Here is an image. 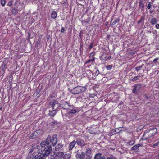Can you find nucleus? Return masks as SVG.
Wrapping results in <instances>:
<instances>
[{
    "mask_svg": "<svg viewBox=\"0 0 159 159\" xmlns=\"http://www.w3.org/2000/svg\"><path fill=\"white\" fill-rule=\"evenodd\" d=\"M157 22V20L155 18H152L150 21V23L152 25H154Z\"/></svg>",
    "mask_w": 159,
    "mask_h": 159,
    "instance_id": "nucleus-25",
    "label": "nucleus"
},
{
    "mask_svg": "<svg viewBox=\"0 0 159 159\" xmlns=\"http://www.w3.org/2000/svg\"><path fill=\"white\" fill-rule=\"evenodd\" d=\"M144 4L143 3V1L140 0L139 6V8L141 9L142 11H144Z\"/></svg>",
    "mask_w": 159,
    "mask_h": 159,
    "instance_id": "nucleus-12",
    "label": "nucleus"
},
{
    "mask_svg": "<svg viewBox=\"0 0 159 159\" xmlns=\"http://www.w3.org/2000/svg\"><path fill=\"white\" fill-rule=\"evenodd\" d=\"M76 144V141L75 140H74L71 142L69 145L68 148L69 151L73 149L74 147L75 146Z\"/></svg>",
    "mask_w": 159,
    "mask_h": 159,
    "instance_id": "nucleus-7",
    "label": "nucleus"
},
{
    "mask_svg": "<svg viewBox=\"0 0 159 159\" xmlns=\"http://www.w3.org/2000/svg\"><path fill=\"white\" fill-rule=\"evenodd\" d=\"M37 134L38 133L36 132H34L30 136V138L33 139L36 138Z\"/></svg>",
    "mask_w": 159,
    "mask_h": 159,
    "instance_id": "nucleus-21",
    "label": "nucleus"
},
{
    "mask_svg": "<svg viewBox=\"0 0 159 159\" xmlns=\"http://www.w3.org/2000/svg\"><path fill=\"white\" fill-rule=\"evenodd\" d=\"M107 56L106 55L102 54L100 57V59L102 60H104L106 59Z\"/></svg>",
    "mask_w": 159,
    "mask_h": 159,
    "instance_id": "nucleus-32",
    "label": "nucleus"
},
{
    "mask_svg": "<svg viewBox=\"0 0 159 159\" xmlns=\"http://www.w3.org/2000/svg\"><path fill=\"white\" fill-rule=\"evenodd\" d=\"M135 141L134 140H130L128 142L127 144L129 145H133L135 143Z\"/></svg>",
    "mask_w": 159,
    "mask_h": 159,
    "instance_id": "nucleus-29",
    "label": "nucleus"
},
{
    "mask_svg": "<svg viewBox=\"0 0 159 159\" xmlns=\"http://www.w3.org/2000/svg\"><path fill=\"white\" fill-rule=\"evenodd\" d=\"M65 31V29L63 27H62L61 30V32L63 33Z\"/></svg>",
    "mask_w": 159,
    "mask_h": 159,
    "instance_id": "nucleus-48",
    "label": "nucleus"
},
{
    "mask_svg": "<svg viewBox=\"0 0 159 159\" xmlns=\"http://www.w3.org/2000/svg\"><path fill=\"white\" fill-rule=\"evenodd\" d=\"M147 130L149 132L150 134H151L152 136H153L155 134L157 131V129L155 128L150 129Z\"/></svg>",
    "mask_w": 159,
    "mask_h": 159,
    "instance_id": "nucleus-8",
    "label": "nucleus"
},
{
    "mask_svg": "<svg viewBox=\"0 0 159 159\" xmlns=\"http://www.w3.org/2000/svg\"><path fill=\"white\" fill-rule=\"evenodd\" d=\"M46 144H47V143L45 141H43L41 143L40 145L42 147H45Z\"/></svg>",
    "mask_w": 159,
    "mask_h": 159,
    "instance_id": "nucleus-34",
    "label": "nucleus"
},
{
    "mask_svg": "<svg viewBox=\"0 0 159 159\" xmlns=\"http://www.w3.org/2000/svg\"><path fill=\"white\" fill-rule=\"evenodd\" d=\"M63 145L62 143L58 144L55 147V150L56 151H58L61 150L62 148Z\"/></svg>",
    "mask_w": 159,
    "mask_h": 159,
    "instance_id": "nucleus-14",
    "label": "nucleus"
},
{
    "mask_svg": "<svg viewBox=\"0 0 159 159\" xmlns=\"http://www.w3.org/2000/svg\"><path fill=\"white\" fill-rule=\"evenodd\" d=\"M96 54V52L94 51H93L91 53H90L89 54V57L90 58L93 57Z\"/></svg>",
    "mask_w": 159,
    "mask_h": 159,
    "instance_id": "nucleus-33",
    "label": "nucleus"
},
{
    "mask_svg": "<svg viewBox=\"0 0 159 159\" xmlns=\"http://www.w3.org/2000/svg\"><path fill=\"white\" fill-rule=\"evenodd\" d=\"M52 150V147L50 145H48L44 149L45 152L44 153L45 155L48 156L51 152Z\"/></svg>",
    "mask_w": 159,
    "mask_h": 159,
    "instance_id": "nucleus-3",
    "label": "nucleus"
},
{
    "mask_svg": "<svg viewBox=\"0 0 159 159\" xmlns=\"http://www.w3.org/2000/svg\"><path fill=\"white\" fill-rule=\"evenodd\" d=\"M57 13L55 11H53L51 12V16L52 18L55 19L57 17Z\"/></svg>",
    "mask_w": 159,
    "mask_h": 159,
    "instance_id": "nucleus-19",
    "label": "nucleus"
},
{
    "mask_svg": "<svg viewBox=\"0 0 159 159\" xmlns=\"http://www.w3.org/2000/svg\"><path fill=\"white\" fill-rule=\"evenodd\" d=\"M79 111V110L78 109H74L71 110L70 111V113L71 114H75L76 112H78Z\"/></svg>",
    "mask_w": 159,
    "mask_h": 159,
    "instance_id": "nucleus-27",
    "label": "nucleus"
},
{
    "mask_svg": "<svg viewBox=\"0 0 159 159\" xmlns=\"http://www.w3.org/2000/svg\"><path fill=\"white\" fill-rule=\"evenodd\" d=\"M144 17L143 16L142 17H141L140 19L138 21V23L140 24L142 21H143V22L144 21Z\"/></svg>",
    "mask_w": 159,
    "mask_h": 159,
    "instance_id": "nucleus-38",
    "label": "nucleus"
},
{
    "mask_svg": "<svg viewBox=\"0 0 159 159\" xmlns=\"http://www.w3.org/2000/svg\"><path fill=\"white\" fill-rule=\"evenodd\" d=\"M135 53V52L131 51V52H129L127 54L129 56L133 55H134V54Z\"/></svg>",
    "mask_w": 159,
    "mask_h": 159,
    "instance_id": "nucleus-44",
    "label": "nucleus"
},
{
    "mask_svg": "<svg viewBox=\"0 0 159 159\" xmlns=\"http://www.w3.org/2000/svg\"><path fill=\"white\" fill-rule=\"evenodd\" d=\"M101 159H113L111 157H108L107 158V159L105 158V157L104 156H102V157Z\"/></svg>",
    "mask_w": 159,
    "mask_h": 159,
    "instance_id": "nucleus-47",
    "label": "nucleus"
},
{
    "mask_svg": "<svg viewBox=\"0 0 159 159\" xmlns=\"http://www.w3.org/2000/svg\"><path fill=\"white\" fill-rule=\"evenodd\" d=\"M76 141L77 145L81 147L84 146L86 145L84 141L80 139H77Z\"/></svg>",
    "mask_w": 159,
    "mask_h": 159,
    "instance_id": "nucleus-5",
    "label": "nucleus"
},
{
    "mask_svg": "<svg viewBox=\"0 0 159 159\" xmlns=\"http://www.w3.org/2000/svg\"><path fill=\"white\" fill-rule=\"evenodd\" d=\"M142 144H137L133 146L131 148V149L132 150H136L138 149L140 147H141L142 146Z\"/></svg>",
    "mask_w": 159,
    "mask_h": 159,
    "instance_id": "nucleus-16",
    "label": "nucleus"
},
{
    "mask_svg": "<svg viewBox=\"0 0 159 159\" xmlns=\"http://www.w3.org/2000/svg\"><path fill=\"white\" fill-rule=\"evenodd\" d=\"M143 66V65H142L139 66L135 68V69L136 70V71L138 72L139 70H140L141 68H142Z\"/></svg>",
    "mask_w": 159,
    "mask_h": 159,
    "instance_id": "nucleus-42",
    "label": "nucleus"
},
{
    "mask_svg": "<svg viewBox=\"0 0 159 159\" xmlns=\"http://www.w3.org/2000/svg\"><path fill=\"white\" fill-rule=\"evenodd\" d=\"M30 152H32L33 151V149L32 148V149L31 148H30Z\"/></svg>",
    "mask_w": 159,
    "mask_h": 159,
    "instance_id": "nucleus-53",
    "label": "nucleus"
},
{
    "mask_svg": "<svg viewBox=\"0 0 159 159\" xmlns=\"http://www.w3.org/2000/svg\"><path fill=\"white\" fill-rule=\"evenodd\" d=\"M107 22H106L105 25H107Z\"/></svg>",
    "mask_w": 159,
    "mask_h": 159,
    "instance_id": "nucleus-59",
    "label": "nucleus"
},
{
    "mask_svg": "<svg viewBox=\"0 0 159 159\" xmlns=\"http://www.w3.org/2000/svg\"><path fill=\"white\" fill-rule=\"evenodd\" d=\"M83 32V31L82 30H81L80 32V34H79V37H80V39H82V35L81 34Z\"/></svg>",
    "mask_w": 159,
    "mask_h": 159,
    "instance_id": "nucleus-49",
    "label": "nucleus"
},
{
    "mask_svg": "<svg viewBox=\"0 0 159 159\" xmlns=\"http://www.w3.org/2000/svg\"><path fill=\"white\" fill-rule=\"evenodd\" d=\"M102 154L101 153L96 154L94 157V159H101L102 157Z\"/></svg>",
    "mask_w": 159,
    "mask_h": 159,
    "instance_id": "nucleus-23",
    "label": "nucleus"
},
{
    "mask_svg": "<svg viewBox=\"0 0 159 159\" xmlns=\"http://www.w3.org/2000/svg\"><path fill=\"white\" fill-rule=\"evenodd\" d=\"M152 2H149L147 5V8L148 9H150L152 6Z\"/></svg>",
    "mask_w": 159,
    "mask_h": 159,
    "instance_id": "nucleus-36",
    "label": "nucleus"
},
{
    "mask_svg": "<svg viewBox=\"0 0 159 159\" xmlns=\"http://www.w3.org/2000/svg\"><path fill=\"white\" fill-rule=\"evenodd\" d=\"M106 68L107 70H110L112 69V66L111 65H109L107 66L106 67Z\"/></svg>",
    "mask_w": 159,
    "mask_h": 159,
    "instance_id": "nucleus-41",
    "label": "nucleus"
},
{
    "mask_svg": "<svg viewBox=\"0 0 159 159\" xmlns=\"http://www.w3.org/2000/svg\"><path fill=\"white\" fill-rule=\"evenodd\" d=\"M56 109H52V110L49 111V114L51 116L53 117L56 114Z\"/></svg>",
    "mask_w": 159,
    "mask_h": 159,
    "instance_id": "nucleus-17",
    "label": "nucleus"
},
{
    "mask_svg": "<svg viewBox=\"0 0 159 159\" xmlns=\"http://www.w3.org/2000/svg\"><path fill=\"white\" fill-rule=\"evenodd\" d=\"M111 56H109L108 58H107V59H108V60H109L111 59Z\"/></svg>",
    "mask_w": 159,
    "mask_h": 159,
    "instance_id": "nucleus-54",
    "label": "nucleus"
},
{
    "mask_svg": "<svg viewBox=\"0 0 159 159\" xmlns=\"http://www.w3.org/2000/svg\"><path fill=\"white\" fill-rule=\"evenodd\" d=\"M86 155L89 157L90 159L91 158V157L90 156V155H88V154H90L92 153V150L90 148H89L87 149L86 151Z\"/></svg>",
    "mask_w": 159,
    "mask_h": 159,
    "instance_id": "nucleus-20",
    "label": "nucleus"
},
{
    "mask_svg": "<svg viewBox=\"0 0 159 159\" xmlns=\"http://www.w3.org/2000/svg\"><path fill=\"white\" fill-rule=\"evenodd\" d=\"M107 22H106L105 25H107Z\"/></svg>",
    "mask_w": 159,
    "mask_h": 159,
    "instance_id": "nucleus-56",
    "label": "nucleus"
},
{
    "mask_svg": "<svg viewBox=\"0 0 159 159\" xmlns=\"http://www.w3.org/2000/svg\"><path fill=\"white\" fill-rule=\"evenodd\" d=\"M95 58L94 57H93L92 59H89L88 60L85 61V64H86L89 63L91 62H95Z\"/></svg>",
    "mask_w": 159,
    "mask_h": 159,
    "instance_id": "nucleus-24",
    "label": "nucleus"
},
{
    "mask_svg": "<svg viewBox=\"0 0 159 159\" xmlns=\"http://www.w3.org/2000/svg\"><path fill=\"white\" fill-rule=\"evenodd\" d=\"M57 105H58V104L57 103L56 99H54L49 103V105L52 108V109H55V107Z\"/></svg>",
    "mask_w": 159,
    "mask_h": 159,
    "instance_id": "nucleus-9",
    "label": "nucleus"
},
{
    "mask_svg": "<svg viewBox=\"0 0 159 159\" xmlns=\"http://www.w3.org/2000/svg\"><path fill=\"white\" fill-rule=\"evenodd\" d=\"M93 44H94V42H92V43L89 45L88 48H87V50H88V51H90V50L93 48Z\"/></svg>",
    "mask_w": 159,
    "mask_h": 159,
    "instance_id": "nucleus-28",
    "label": "nucleus"
},
{
    "mask_svg": "<svg viewBox=\"0 0 159 159\" xmlns=\"http://www.w3.org/2000/svg\"><path fill=\"white\" fill-rule=\"evenodd\" d=\"M45 142L47 143V145H48L51 142V137L50 135H48L46 139Z\"/></svg>",
    "mask_w": 159,
    "mask_h": 159,
    "instance_id": "nucleus-18",
    "label": "nucleus"
},
{
    "mask_svg": "<svg viewBox=\"0 0 159 159\" xmlns=\"http://www.w3.org/2000/svg\"><path fill=\"white\" fill-rule=\"evenodd\" d=\"M159 145V141L158 142L156 143L153 144L152 147L154 148H156L157 146Z\"/></svg>",
    "mask_w": 159,
    "mask_h": 159,
    "instance_id": "nucleus-40",
    "label": "nucleus"
},
{
    "mask_svg": "<svg viewBox=\"0 0 159 159\" xmlns=\"http://www.w3.org/2000/svg\"><path fill=\"white\" fill-rule=\"evenodd\" d=\"M33 153V154H29L28 155V159H37V154Z\"/></svg>",
    "mask_w": 159,
    "mask_h": 159,
    "instance_id": "nucleus-13",
    "label": "nucleus"
},
{
    "mask_svg": "<svg viewBox=\"0 0 159 159\" xmlns=\"http://www.w3.org/2000/svg\"><path fill=\"white\" fill-rule=\"evenodd\" d=\"M86 90V88L85 87L76 86L72 89L70 91V92L73 94H78L84 92Z\"/></svg>",
    "mask_w": 159,
    "mask_h": 159,
    "instance_id": "nucleus-1",
    "label": "nucleus"
},
{
    "mask_svg": "<svg viewBox=\"0 0 159 159\" xmlns=\"http://www.w3.org/2000/svg\"><path fill=\"white\" fill-rule=\"evenodd\" d=\"M57 141V136L56 134H54L52 136V139H51V143L52 145L53 146L56 145Z\"/></svg>",
    "mask_w": 159,
    "mask_h": 159,
    "instance_id": "nucleus-6",
    "label": "nucleus"
},
{
    "mask_svg": "<svg viewBox=\"0 0 159 159\" xmlns=\"http://www.w3.org/2000/svg\"><path fill=\"white\" fill-rule=\"evenodd\" d=\"M141 88V85L139 84L136 85L134 87V89L132 90V93H137L140 91Z\"/></svg>",
    "mask_w": 159,
    "mask_h": 159,
    "instance_id": "nucleus-4",
    "label": "nucleus"
},
{
    "mask_svg": "<svg viewBox=\"0 0 159 159\" xmlns=\"http://www.w3.org/2000/svg\"><path fill=\"white\" fill-rule=\"evenodd\" d=\"M90 133H91V134H93V133H93L91 132H90Z\"/></svg>",
    "mask_w": 159,
    "mask_h": 159,
    "instance_id": "nucleus-60",
    "label": "nucleus"
},
{
    "mask_svg": "<svg viewBox=\"0 0 159 159\" xmlns=\"http://www.w3.org/2000/svg\"><path fill=\"white\" fill-rule=\"evenodd\" d=\"M11 13L13 15H16L20 11L19 10L16 8L15 7H12L10 8Z\"/></svg>",
    "mask_w": 159,
    "mask_h": 159,
    "instance_id": "nucleus-11",
    "label": "nucleus"
},
{
    "mask_svg": "<svg viewBox=\"0 0 159 159\" xmlns=\"http://www.w3.org/2000/svg\"><path fill=\"white\" fill-rule=\"evenodd\" d=\"M47 156L44 153L43 154H37V159H45V157Z\"/></svg>",
    "mask_w": 159,
    "mask_h": 159,
    "instance_id": "nucleus-15",
    "label": "nucleus"
},
{
    "mask_svg": "<svg viewBox=\"0 0 159 159\" xmlns=\"http://www.w3.org/2000/svg\"><path fill=\"white\" fill-rule=\"evenodd\" d=\"M119 19H116L112 23L111 25H115L117 22H119Z\"/></svg>",
    "mask_w": 159,
    "mask_h": 159,
    "instance_id": "nucleus-37",
    "label": "nucleus"
},
{
    "mask_svg": "<svg viewBox=\"0 0 159 159\" xmlns=\"http://www.w3.org/2000/svg\"><path fill=\"white\" fill-rule=\"evenodd\" d=\"M99 74H101V73H100L99 70L98 69H97L95 72V75L97 76Z\"/></svg>",
    "mask_w": 159,
    "mask_h": 159,
    "instance_id": "nucleus-46",
    "label": "nucleus"
},
{
    "mask_svg": "<svg viewBox=\"0 0 159 159\" xmlns=\"http://www.w3.org/2000/svg\"><path fill=\"white\" fill-rule=\"evenodd\" d=\"M119 132L116 131V129H111L110 131V135H113L115 134H117Z\"/></svg>",
    "mask_w": 159,
    "mask_h": 159,
    "instance_id": "nucleus-22",
    "label": "nucleus"
},
{
    "mask_svg": "<svg viewBox=\"0 0 159 159\" xmlns=\"http://www.w3.org/2000/svg\"><path fill=\"white\" fill-rule=\"evenodd\" d=\"M139 77H140L139 75L136 76L135 77H134V78H133L131 80L133 81L136 80H138V78Z\"/></svg>",
    "mask_w": 159,
    "mask_h": 159,
    "instance_id": "nucleus-45",
    "label": "nucleus"
},
{
    "mask_svg": "<svg viewBox=\"0 0 159 159\" xmlns=\"http://www.w3.org/2000/svg\"><path fill=\"white\" fill-rule=\"evenodd\" d=\"M57 156H58L60 157H62L64 155V153L63 152H58L57 153Z\"/></svg>",
    "mask_w": 159,
    "mask_h": 159,
    "instance_id": "nucleus-30",
    "label": "nucleus"
},
{
    "mask_svg": "<svg viewBox=\"0 0 159 159\" xmlns=\"http://www.w3.org/2000/svg\"><path fill=\"white\" fill-rule=\"evenodd\" d=\"M71 155L69 154H66L63 157V159H70Z\"/></svg>",
    "mask_w": 159,
    "mask_h": 159,
    "instance_id": "nucleus-26",
    "label": "nucleus"
},
{
    "mask_svg": "<svg viewBox=\"0 0 159 159\" xmlns=\"http://www.w3.org/2000/svg\"><path fill=\"white\" fill-rule=\"evenodd\" d=\"M151 137H152L151 134H150L147 130H146L144 131V133L140 140L143 141L144 140H147Z\"/></svg>",
    "mask_w": 159,
    "mask_h": 159,
    "instance_id": "nucleus-2",
    "label": "nucleus"
},
{
    "mask_svg": "<svg viewBox=\"0 0 159 159\" xmlns=\"http://www.w3.org/2000/svg\"><path fill=\"white\" fill-rule=\"evenodd\" d=\"M50 159H57L54 158H51Z\"/></svg>",
    "mask_w": 159,
    "mask_h": 159,
    "instance_id": "nucleus-55",
    "label": "nucleus"
},
{
    "mask_svg": "<svg viewBox=\"0 0 159 159\" xmlns=\"http://www.w3.org/2000/svg\"><path fill=\"white\" fill-rule=\"evenodd\" d=\"M107 22H106L105 25H107Z\"/></svg>",
    "mask_w": 159,
    "mask_h": 159,
    "instance_id": "nucleus-58",
    "label": "nucleus"
},
{
    "mask_svg": "<svg viewBox=\"0 0 159 159\" xmlns=\"http://www.w3.org/2000/svg\"><path fill=\"white\" fill-rule=\"evenodd\" d=\"M107 22H106L105 25H107Z\"/></svg>",
    "mask_w": 159,
    "mask_h": 159,
    "instance_id": "nucleus-57",
    "label": "nucleus"
},
{
    "mask_svg": "<svg viewBox=\"0 0 159 159\" xmlns=\"http://www.w3.org/2000/svg\"><path fill=\"white\" fill-rule=\"evenodd\" d=\"M57 124V122L56 121L54 120L53 122L51 123V125L52 126L56 125Z\"/></svg>",
    "mask_w": 159,
    "mask_h": 159,
    "instance_id": "nucleus-39",
    "label": "nucleus"
},
{
    "mask_svg": "<svg viewBox=\"0 0 159 159\" xmlns=\"http://www.w3.org/2000/svg\"><path fill=\"white\" fill-rule=\"evenodd\" d=\"M153 11L152 10H150L149 11V13L150 14L152 13Z\"/></svg>",
    "mask_w": 159,
    "mask_h": 159,
    "instance_id": "nucleus-52",
    "label": "nucleus"
},
{
    "mask_svg": "<svg viewBox=\"0 0 159 159\" xmlns=\"http://www.w3.org/2000/svg\"><path fill=\"white\" fill-rule=\"evenodd\" d=\"M6 0H1L0 2L1 5L2 7H4L6 4Z\"/></svg>",
    "mask_w": 159,
    "mask_h": 159,
    "instance_id": "nucleus-31",
    "label": "nucleus"
},
{
    "mask_svg": "<svg viewBox=\"0 0 159 159\" xmlns=\"http://www.w3.org/2000/svg\"><path fill=\"white\" fill-rule=\"evenodd\" d=\"M158 59H159V58L158 57H157V58H155V59H154L153 60V62H156L158 60Z\"/></svg>",
    "mask_w": 159,
    "mask_h": 159,
    "instance_id": "nucleus-50",
    "label": "nucleus"
},
{
    "mask_svg": "<svg viewBox=\"0 0 159 159\" xmlns=\"http://www.w3.org/2000/svg\"><path fill=\"white\" fill-rule=\"evenodd\" d=\"M75 156L77 158L80 159H83L85 157V154L83 152H82L81 154L78 152L76 153Z\"/></svg>",
    "mask_w": 159,
    "mask_h": 159,
    "instance_id": "nucleus-10",
    "label": "nucleus"
},
{
    "mask_svg": "<svg viewBox=\"0 0 159 159\" xmlns=\"http://www.w3.org/2000/svg\"><path fill=\"white\" fill-rule=\"evenodd\" d=\"M13 1L12 0H10L8 2L7 5L9 7H11L12 5Z\"/></svg>",
    "mask_w": 159,
    "mask_h": 159,
    "instance_id": "nucleus-35",
    "label": "nucleus"
},
{
    "mask_svg": "<svg viewBox=\"0 0 159 159\" xmlns=\"http://www.w3.org/2000/svg\"><path fill=\"white\" fill-rule=\"evenodd\" d=\"M155 27L157 29H159V24H157L156 25Z\"/></svg>",
    "mask_w": 159,
    "mask_h": 159,
    "instance_id": "nucleus-51",
    "label": "nucleus"
},
{
    "mask_svg": "<svg viewBox=\"0 0 159 159\" xmlns=\"http://www.w3.org/2000/svg\"><path fill=\"white\" fill-rule=\"evenodd\" d=\"M38 154L41 155L43 154V151H42L41 149H39L37 151Z\"/></svg>",
    "mask_w": 159,
    "mask_h": 159,
    "instance_id": "nucleus-43",
    "label": "nucleus"
}]
</instances>
